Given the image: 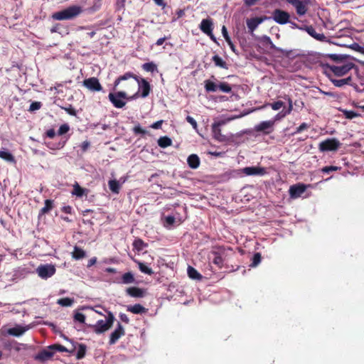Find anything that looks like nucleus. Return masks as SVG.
I'll return each mask as SVG.
<instances>
[{"instance_id":"1","label":"nucleus","mask_w":364,"mask_h":364,"mask_svg":"<svg viewBox=\"0 0 364 364\" xmlns=\"http://www.w3.org/2000/svg\"><path fill=\"white\" fill-rule=\"evenodd\" d=\"M129 78H133L138 83L139 90L141 91L140 96L145 98L149 96L151 88L150 83L144 78H139L135 74L131 72H127L123 75L118 77L114 82V90L120 84L122 81L127 80Z\"/></svg>"},{"instance_id":"2","label":"nucleus","mask_w":364,"mask_h":364,"mask_svg":"<svg viewBox=\"0 0 364 364\" xmlns=\"http://www.w3.org/2000/svg\"><path fill=\"white\" fill-rule=\"evenodd\" d=\"M82 11V9L80 6H71L65 9L54 13L52 18L58 21L70 20L77 17Z\"/></svg>"},{"instance_id":"3","label":"nucleus","mask_w":364,"mask_h":364,"mask_svg":"<svg viewBox=\"0 0 364 364\" xmlns=\"http://www.w3.org/2000/svg\"><path fill=\"white\" fill-rule=\"evenodd\" d=\"M114 321V316L111 311H109L105 321L99 320L95 325H90V326L93 329L95 333L100 334L111 328Z\"/></svg>"},{"instance_id":"4","label":"nucleus","mask_w":364,"mask_h":364,"mask_svg":"<svg viewBox=\"0 0 364 364\" xmlns=\"http://www.w3.org/2000/svg\"><path fill=\"white\" fill-rule=\"evenodd\" d=\"M205 89L208 92H216L218 89L225 93L232 92V87L228 82H222L219 85H216L214 82L209 80L205 81Z\"/></svg>"},{"instance_id":"5","label":"nucleus","mask_w":364,"mask_h":364,"mask_svg":"<svg viewBox=\"0 0 364 364\" xmlns=\"http://www.w3.org/2000/svg\"><path fill=\"white\" fill-rule=\"evenodd\" d=\"M109 101L116 108H122L125 106L124 100L129 99L127 92L124 91H119L117 92H110L108 95Z\"/></svg>"},{"instance_id":"6","label":"nucleus","mask_w":364,"mask_h":364,"mask_svg":"<svg viewBox=\"0 0 364 364\" xmlns=\"http://www.w3.org/2000/svg\"><path fill=\"white\" fill-rule=\"evenodd\" d=\"M341 145V142L337 139L329 138L322 141L318 144V149L321 152L336 151L340 148Z\"/></svg>"},{"instance_id":"7","label":"nucleus","mask_w":364,"mask_h":364,"mask_svg":"<svg viewBox=\"0 0 364 364\" xmlns=\"http://www.w3.org/2000/svg\"><path fill=\"white\" fill-rule=\"evenodd\" d=\"M328 67L335 75L343 76L353 69L355 67V64L349 62L341 65H328Z\"/></svg>"},{"instance_id":"8","label":"nucleus","mask_w":364,"mask_h":364,"mask_svg":"<svg viewBox=\"0 0 364 364\" xmlns=\"http://www.w3.org/2000/svg\"><path fill=\"white\" fill-rule=\"evenodd\" d=\"M289 4L292 5L299 16L306 14L308 11V6L311 0H286Z\"/></svg>"},{"instance_id":"9","label":"nucleus","mask_w":364,"mask_h":364,"mask_svg":"<svg viewBox=\"0 0 364 364\" xmlns=\"http://www.w3.org/2000/svg\"><path fill=\"white\" fill-rule=\"evenodd\" d=\"M275 120L263 121L257 124L254 127V130L257 132H262L265 135H268L273 132Z\"/></svg>"},{"instance_id":"10","label":"nucleus","mask_w":364,"mask_h":364,"mask_svg":"<svg viewBox=\"0 0 364 364\" xmlns=\"http://www.w3.org/2000/svg\"><path fill=\"white\" fill-rule=\"evenodd\" d=\"M272 17L276 23L283 25L289 22L290 15L287 11L277 9L273 11Z\"/></svg>"},{"instance_id":"11","label":"nucleus","mask_w":364,"mask_h":364,"mask_svg":"<svg viewBox=\"0 0 364 364\" xmlns=\"http://www.w3.org/2000/svg\"><path fill=\"white\" fill-rule=\"evenodd\" d=\"M37 272L41 278L46 279L55 273V268L52 264H43L37 268Z\"/></svg>"},{"instance_id":"12","label":"nucleus","mask_w":364,"mask_h":364,"mask_svg":"<svg viewBox=\"0 0 364 364\" xmlns=\"http://www.w3.org/2000/svg\"><path fill=\"white\" fill-rule=\"evenodd\" d=\"M82 85L92 92H99L102 90V87L100 83L99 80L95 77L84 80Z\"/></svg>"},{"instance_id":"13","label":"nucleus","mask_w":364,"mask_h":364,"mask_svg":"<svg viewBox=\"0 0 364 364\" xmlns=\"http://www.w3.org/2000/svg\"><path fill=\"white\" fill-rule=\"evenodd\" d=\"M307 186L304 183H296L291 186L289 190V196L291 198H299L306 190Z\"/></svg>"},{"instance_id":"14","label":"nucleus","mask_w":364,"mask_h":364,"mask_svg":"<svg viewBox=\"0 0 364 364\" xmlns=\"http://www.w3.org/2000/svg\"><path fill=\"white\" fill-rule=\"evenodd\" d=\"M125 334V330L122 324L118 322L117 328L111 333L109 337V343L113 345L117 342V341Z\"/></svg>"},{"instance_id":"15","label":"nucleus","mask_w":364,"mask_h":364,"mask_svg":"<svg viewBox=\"0 0 364 364\" xmlns=\"http://www.w3.org/2000/svg\"><path fill=\"white\" fill-rule=\"evenodd\" d=\"M242 172L247 176H262L265 174L266 171L264 168L259 166H247L243 168Z\"/></svg>"},{"instance_id":"16","label":"nucleus","mask_w":364,"mask_h":364,"mask_svg":"<svg viewBox=\"0 0 364 364\" xmlns=\"http://www.w3.org/2000/svg\"><path fill=\"white\" fill-rule=\"evenodd\" d=\"M54 353L55 352L53 349L49 348V346H48L47 348L43 349L35 356V360L45 361L51 358Z\"/></svg>"},{"instance_id":"17","label":"nucleus","mask_w":364,"mask_h":364,"mask_svg":"<svg viewBox=\"0 0 364 364\" xmlns=\"http://www.w3.org/2000/svg\"><path fill=\"white\" fill-rule=\"evenodd\" d=\"M200 29L205 34H211L213 31V21L211 18L203 19L200 24Z\"/></svg>"},{"instance_id":"18","label":"nucleus","mask_w":364,"mask_h":364,"mask_svg":"<svg viewBox=\"0 0 364 364\" xmlns=\"http://www.w3.org/2000/svg\"><path fill=\"white\" fill-rule=\"evenodd\" d=\"M305 30L309 36L316 39L317 41H324L326 38L323 33H316L315 28L312 26H306Z\"/></svg>"},{"instance_id":"19","label":"nucleus","mask_w":364,"mask_h":364,"mask_svg":"<svg viewBox=\"0 0 364 364\" xmlns=\"http://www.w3.org/2000/svg\"><path fill=\"white\" fill-rule=\"evenodd\" d=\"M49 348L53 349V350L54 352L57 350L59 352H68L69 353H73L76 350V347L74 343H73V346L70 349H68V348H65V346H63V345L58 344V343H55V344L49 346Z\"/></svg>"},{"instance_id":"20","label":"nucleus","mask_w":364,"mask_h":364,"mask_svg":"<svg viewBox=\"0 0 364 364\" xmlns=\"http://www.w3.org/2000/svg\"><path fill=\"white\" fill-rule=\"evenodd\" d=\"M126 291L132 297L142 298L144 296V290L139 287H129L127 289Z\"/></svg>"},{"instance_id":"21","label":"nucleus","mask_w":364,"mask_h":364,"mask_svg":"<svg viewBox=\"0 0 364 364\" xmlns=\"http://www.w3.org/2000/svg\"><path fill=\"white\" fill-rule=\"evenodd\" d=\"M187 163L190 168L193 169H196L199 167L200 161V158L197 154H192L190 156H188L187 159Z\"/></svg>"},{"instance_id":"22","label":"nucleus","mask_w":364,"mask_h":364,"mask_svg":"<svg viewBox=\"0 0 364 364\" xmlns=\"http://www.w3.org/2000/svg\"><path fill=\"white\" fill-rule=\"evenodd\" d=\"M72 344L74 343L75 347H77V351L76 353V358L78 360L82 359L86 354L87 351V346L84 343H78L76 342H71Z\"/></svg>"},{"instance_id":"23","label":"nucleus","mask_w":364,"mask_h":364,"mask_svg":"<svg viewBox=\"0 0 364 364\" xmlns=\"http://www.w3.org/2000/svg\"><path fill=\"white\" fill-rule=\"evenodd\" d=\"M127 310L134 314H145L147 311V309L139 304H136L133 306H128Z\"/></svg>"},{"instance_id":"24","label":"nucleus","mask_w":364,"mask_h":364,"mask_svg":"<svg viewBox=\"0 0 364 364\" xmlns=\"http://www.w3.org/2000/svg\"><path fill=\"white\" fill-rule=\"evenodd\" d=\"M262 22V19L258 17L247 20V26L250 31H253Z\"/></svg>"},{"instance_id":"25","label":"nucleus","mask_w":364,"mask_h":364,"mask_svg":"<svg viewBox=\"0 0 364 364\" xmlns=\"http://www.w3.org/2000/svg\"><path fill=\"white\" fill-rule=\"evenodd\" d=\"M88 190L84 188H82L78 183H75L73 185V191H72V194L76 196L77 197H82L84 195H87Z\"/></svg>"},{"instance_id":"26","label":"nucleus","mask_w":364,"mask_h":364,"mask_svg":"<svg viewBox=\"0 0 364 364\" xmlns=\"http://www.w3.org/2000/svg\"><path fill=\"white\" fill-rule=\"evenodd\" d=\"M86 256L85 252L77 246L74 247L72 257L73 259L78 260L84 258Z\"/></svg>"},{"instance_id":"27","label":"nucleus","mask_w":364,"mask_h":364,"mask_svg":"<svg viewBox=\"0 0 364 364\" xmlns=\"http://www.w3.org/2000/svg\"><path fill=\"white\" fill-rule=\"evenodd\" d=\"M187 272L188 277L192 279L200 280L202 279V275L191 266L188 267Z\"/></svg>"},{"instance_id":"28","label":"nucleus","mask_w":364,"mask_h":364,"mask_svg":"<svg viewBox=\"0 0 364 364\" xmlns=\"http://www.w3.org/2000/svg\"><path fill=\"white\" fill-rule=\"evenodd\" d=\"M331 81L335 86L340 87L343 86L344 85H349L352 81V77L349 76L344 79H331Z\"/></svg>"},{"instance_id":"29","label":"nucleus","mask_w":364,"mask_h":364,"mask_svg":"<svg viewBox=\"0 0 364 364\" xmlns=\"http://www.w3.org/2000/svg\"><path fill=\"white\" fill-rule=\"evenodd\" d=\"M212 254L214 255L213 263L217 265L220 269L223 266V259L220 254L218 252L213 251Z\"/></svg>"},{"instance_id":"30","label":"nucleus","mask_w":364,"mask_h":364,"mask_svg":"<svg viewBox=\"0 0 364 364\" xmlns=\"http://www.w3.org/2000/svg\"><path fill=\"white\" fill-rule=\"evenodd\" d=\"M0 158L7 162H16L14 156L8 151H0Z\"/></svg>"},{"instance_id":"31","label":"nucleus","mask_w":364,"mask_h":364,"mask_svg":"<svg viewBox=\"0 0 364 364\" xmlns=\"http://www.w3.org/2000/svg\"><path fill=\"white\" fill-rule=\"evenodd\" d=\"M171 144V139L166 136H161L158 139V145L161 148H166L168 146H170Z\"/></svg>"},{"instance_id":"32","label":"nucleus","mask_w":364,"mask_h":364,"mask_svg":"<svg viewBox=\"0 0 364 364\" xmlns=\"http://www.w3.org/2000/svg\"><path fill=\"white\" fill-rule=\"evenodd\" d=\"M212 129L214 136L217 140L223 141L224 139V136L221 134V130L220 129L219 124H213Z\"/></svg>"},{"instance_id":"33","label":"nucleus","mask_w":364,"mask_h":364,"mask_svg":"<svg viewBox=\"0 0 364 364\" xmlns=\"http://www.w3.org/2000/svg\"><path fill=\"white\" fill-rule=\"evenodd\" d=\"M109 188L112 193H119L120 191V185L117 180H109L108 182Z\"/></svg>"},{"instance_id":"34","label":"nucleus","mask_w":364,"mask_h":364,"mask_svg":"<svg viewBox=\"0 0 364 364\" xmlns=\"http://www.w3.org/2000/svg\"><path fill=\"white\" fill-rule=\"evenodd\" d=\"M212 60L218 67L227 69V63L219 55H215L213 56Z\"/></svg>"},{"instance_id":"35","label":"nucleus","mask_w":364,"mask_h":364,"mask_svg":"<svg viewBox=\"0 0 364 364\" xmlns=\"http://www.w3.org/2000/svg\"><path fill=\"white\" fill-rule=\"evenodd\" d=\"M26 331V328L22 326H16L12 328L9 329V333L15 336H21L25 331Z\"/></svg>"},{"instance_id":"36","label":"nucleus","mask_w":364,"mask_h":364,"mask_svg":"<svg viewBox=\"0 0 364 364\" xmlns=\"http://www.w3.org/2000/svg\"><path fill=\"white\" fill-rule=\"evenodd\" d=\"M122 282L123 284H132L134 282V277L132 272H127L122 275Z\"/></svg>"},{"instance_id":"37","label":"nucleus","mask_w":364,"mask_h":364,"mask_svg":"<svg viewBox=\"0 0 364 364\" xmlns=\"http://www.w3.org/2000/svg\"><path fill=\"white\" fill-rule=\"evenodd\" d=\"M142 68L146 72L154 73V71H157V66L153 62L146 63L143 64Z\"/></svg>"},{"instance_id":"38","label":"nucleus","mask_w":364,"mask_h":364,"mask_svg":"<svg viewBox=\"0 0 364 364\" xmlns=\"http://www.w3.org/2000/svg\"><path fill=\"white\" fill-rule=\"evenodd\" d=\"M146 246L147 244H146L141 239L139 238L135 240L133 242V247L137 251H141Z\"/></svg>"},{"instance_id":"39","label":"nucleus","mask_w":364,"mask_h":364,"mask_svg":"<svg viewBox=\"0 0 364 364\" xmlns=\"http://www.w3.org/2000/svg\"><path fill=\"white\" fill-rule=\"evenodd\" d=\"M57 303L62 306H70L74 303V300L73 299L65 297L58 299Z\"/></svg>"},{"instance_id":"40","label":"nucleus","mask_w":364,"mask_h":364,"mask_svg":"<svg viewBox=\"0 0 364 364\" xmlns=\"http://www.w3.org/2000/svg\"><path fill=\"white\" fill-rule=\"evenodd\" d=\"M139 269L141 272L146 274L152 275L154 274L153 270L143 262H139Z\"/></svg>"},{"instance_id":"41","label":"nucleus","mask_w":364,"mask_h":364,"mask_svg":"<svg viewBox=\"0 0 364 364\" xmlns=\"http://www.w3.org/2000/svg\"><path fill=\"white\" fill-rule=\"evenodd\" d=\"M284 104L282 101H277L273 103H267L264 105V107L269 106L273 110H279L284 106Z\"/></svg>"},{"instance_id":"42","label":"nucleus","mask_w":364,"mask_h":364,"mask_svg":"<svg viewBox=\"0 0 364 364\" xmlns=\"http://www.w3.org/2000/svg\"><path fill=\"white\" fill-rule=\"evenodd\" d=\"M261 259H262L261 254L259 252L255 253L253 255V257L252 259V264L250 266L252 267L257 266L260 263Z\"/></svg>"},{"instance_id":"43","label":"nucleus","mask_w":364,"mask_h":364,"mask_svg":"<svg viewBox=\"0 0 364 364\" xmlns=\"http://www.w3.org/2000/svg\"><path fill=\"white\" fill-rule=\"evenodd\" d=\"M52 208H53V200L48 199V200H46L45 205L41 209V212L42 213H46L49 212Z\"/></svg>"},{"instance_id":"44","label":"nucleus","mask_w":364,"mask_h":364,"mask_svg":"<svg viewBox=\"0 0 364 364\" xmlns=\"http://www.w3.org/2000/svg\"><path fill=\"white\" fill-rule=\"evenodd\" d=\"M343 114L345 115L346 118L347 119H352L355 117H357L358 116H360L359 114L355 112L354 111H352V110H343Z\"/></svg>"},{"instance_id":"45","label":"nucleus","mask_w":364,"mask_h":364,"mask_svg":"<svg viewBox=\"0 0 364 364\" xmlns=\"http://www.w3.org/2000/svg\"><path fill=\"white\" fill-rule=\"evenodd\" d=\"M70 130V126L68 124H62L58 131V135H63L66 134Z\"/></svg>"},{"instance_id":"46","label":"nucleus","mask_w":364,"mask_h":364,"mask_svg":"<svg viewBox=\"0 0 364 364\" xmlns=\"http://www.w3.org/2000/svg\"><path fill=\"white\" fill-rule=\"evenodd\" d=\"M42 103L41 102H33L28 109V111L32 112L41 109Z\"/></svg>"},{"instance_id":"47","label":"nucleus","mask_w":364,"mask_h":364,"mask_svg":"<svg viewBox=\"0 0 364 364\" xmlns=\"http://www.w3.org/2000/svg\"><path fill=\"white\" fill-rule=\"evenodd\" d=\"M341 168L335 166H324L321 168L323 173H329L331 171H336L339 170Z\"/></svg>"},{"instance_id":"48","label":"nucleus","mask_w":364,"mask_h":364,"mask_svg":"<svg viewBox=\"0 0 364 364\" xmlns=\"http://www.w3.org/2000/svg\"><path fill=\"white\" fill-rule=\"evenodd\" d=\"M74 319L75 321H77L81 323H84L85 321V316L83 314L77 312L74 315Z\"/></svg>"},{"instance_id":"49","label":"nucleus","mask_w":364,"mask_h":364,"mask_svg":"<svg viewBox=\"0 0 364 364\" xmlns=\"http://www.w3.org/2000/svg\"><path fill=\"white\" fill-rule=\"evenodd\" d=\"M310 127V124L306 123V122H304L302 123L301 124H300L296 129V131L294 132V134H297V133H300L301 132H303L304 130L305 129H307L308 128Z\"/></svg>"},{"instance_id":"50","label":"nucleus","mask_w":364,"mask_h":364,"mask_svg":"<svg viewBox=\"0 0 364 364\" xmlns=\"http://www.w3.org/2000/svg\"><path fill=\"white\" fill-rule=\"evenodd\" d=\"M222 33H223V36L224 37V38L225 39L226 42L228 43V44H230V38L228 35V31H227V28L225 26H223L222 28Z\"/></svg>"},{"instance_id":"51","label":"nucleus","mask_w":364,"mask_h":364,"mask_svg":"<svg viewBox=\"0 0 364 364\" xmlns=\"http://www.w3.org/2000/svg\"><path fill=\"white\" fill-rule=\"evenodd\" d=\"M63 109H65L67 112V113L72 116L76 115V110L75 109V108L73 107L71 105H70L68 107H63Z\"/></svg>"},{"instance_id":"52","label":"nucleus","mask_w":364,"mask_h":364,"mask_svg":"<svg viewBox=\"0 0 364 364\" xmlns=\"http://www.w3.org/2000/svg\"><path fill=\"white\" fill-rule=\"evenodd\" d=\"M175 218L171 215H168L165 218V222L167 225H172L175 223Z\"/></svg>"},{"instance_id":"53","label":"nucleus","mask_w":364,"mask_h":364,"mask_svg":"<svg viewBox=\"0 0 364 364\" xmlns=\"http://www.w3.org/2000/svg\"><path fill=\"white\" fill-rule=\"evenodd\" d=\"M186 121L190 123L194 129H197L198 124L196 121L191 116H187Z\"/></svg>"},{"instance_id":"54","label":"nucleus","mask_w":364,"mask_h":364,"mask_svg":"<svg viewBox=\"0 0 364 364\" xmlns=\"http://www.w3.org/2000/svg\"><path fill=\"white\" fill-rule=\"evenodd\" d=\"M329 58L334 61L338 62V61H342L343 59L344 58V56L337 55V54H331V55H329Z\"/></svg>"},{"instance_id":"55","label":"nucleus","mask_w":364,"mask_h":364,"mask_svg":"<svg viewBox=\"0 0 364 364\" xmlns=\"http://www.w3.org/2000/svg\"><path fill=\"white\" fill-rule=\"evenodd\" d=\"M90 146V143L88 141H83L80 145V148H81L82 152L87 151Z\"/></svg>"},{"instance_id":"56","label":"nucleus","mask_w":364,"mask_h":364,"mask_svg":"<svg viewBox=\"0 0 364 364\" xmlns=\"http://www.w3.org/2000/svg\"><path fill=\"white\" fill-rule=\"evenodd\" d=\"M268 41H269V43H270V44H271V48H274V50H276L277 51H279V52H280V53H283V54H284V53H285V55H286L287 56H288V55H289V53H288V52H287V51H284V50H282V49H281V48H277V47H276V46L272 43V42L271 41V40H270V38H268Z\"/></svg>"},{"instance_id":"57","label":"nucleus","mask_w":364,"mask_h":364,"mask_svg":"<svg viewBox=\"0 0 364 364\" xmlns=\"http://www.w3.org/2000/svg\"><path fill=\"white\" fill-rule=\"evenodd\" d=\"M134 132L135 134H145L146 131L142 129L140 126H136L134 128Z\"/></svg>"},{"instance_id":"58","label":"nucleus","mask_w":364,"mask_h":364,"mask_svg":"<svg viewBox=\"0 0 364 364\" xmlns=\"http://www.w3.org/2000/svg\"><path fill=\"white\" fill-rule=\"evenodd\" d=\"M119 318L122 322H124L125 323H129V318L127 314H125L124 313H121V314H119Z\"/></svg>"},{"instance_id":"59","label":"nucleus","mask_w":364,"mask_h":364,"mask_svg":"<svg viewBox=\"0 0 364 364\" xmlns=\"http://www.w3.org/2000/svg\"><path fill=\"white\" fill-rule=\"evenodd\" d=\"M72 210L73 208L70 205H65L61 208V211L67 214H72Z\"/></svg>"},{"instance_id":"60","label":"nucleus","mask_w":364,"mask_h":364,"mask_svg":"<svg viewBox=\"0 0 364 364\" xmlns=\"http://www.w3.org/2000/svg\"><path fill=\"white\" fill-rule=\"evenodd\" d=\"M162 124H163V120H159V121H157V122H154V124H152L151 125V127L152 129H158L161 127Z\"/></svg>"},{"instance_id":"61","label":"nucleus","mask_w":364,"mask_h":364,"mask_svg":"<svg viewBox=\"0 0 364 364\" xmlns=\"http://www.w3.org/2000/svg\"><path fill=\"white\" fill-rule=\"evenodd\" d=\"M46 134L48 138L53 139L55 136V132L53 129H50L47 130Z\"/></svg>"},{"instance_id":"62","label":"nucleus","mask_w":364,"mask_h":364,"mask_svg":"<svg viewBox=\"0 0 364 364\" xmlns=\"http://www.w3.org/2000/svg\"><path fill=\"white\" fill-rule=\"evenodd\" d=\"M96 262H97V258H96V257H92V258H91V259L88 261V263H87V267H92V265H94Z\"/></svg>"},{"instance_id":"63","label":"nucleus","mask_w":364,"mask_h":364,"mask_svg":"<svg viewBox=\"0 0 364 364\" xmlns=\"http://www.w3.org/2000/svg\"><path fill=\"white\" fill-rule=\"evenodd\" d=\"M167 38H168L167 37L160 38H159V39L156 41V44L157 46H161V45L165 42V41H166Z\"/></svg>"},{"instance_id":"64","label":"nucleus","mask_w":364,"mask_h":364,"mask_svg":"<svg viewBox=\"0 0 364 364\" xmlns=\"http://www.w3.org/2000/svg\"><path fill=\"white\" fill-rule=\"evenodd\" d=\"M293 109V105H290L288 106V109L287 111H285L283 114H282V116L284 117L286 116L287 114H289L291 113V112L292 111Z\"/></svg>"}]
</instances>
